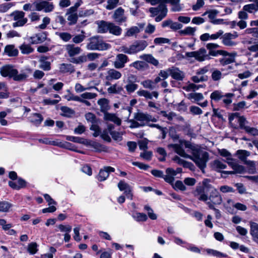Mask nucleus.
Instances as JSON below:
<instances>
[{"mask_svg": "<svg viewBox=\"0 0 258 258\" xmlns=\"http://www.w3.org/2000/svg\"><path fill=\"white\" fill-rule=\"evenodd\" d=\"M60 72L62 73H72L75 72L74 66L71 63H61L59 67Z\"/></svg>", "mask_w": 258, "mask_h": 258, "instance_id": "c85d7f7f", "label": "nucleus"}, {"mask_svg": "<svg viewBox=\"0 0 258 258\" xmlns=\"http://www.w3.org/2000/svg\"><path fill=\"white\" fill-rule=\"evenodd\" d=\"M131 46L133 54H135L144 50L148 46V43L145 40H138L134 42Z\"/></svg>", "mask_w": 258, "mask_h": 258, "instance_id": "2eb2a0df", "label": "nucleus"}, {"mask_svg": "<svg viewBox=\"0 0 258 258\" xmlns=\"http://www.w3.org/2000/svg\"><path fill=\"white\" fill-rule=\"evenodd\" d=\"M210 98L212 100L218 102L220 100H221L223 98V93L219 90L214 91L211 94Z\"/></svg>", "mask_w": 258, "mask_h": 258, "instance_id": "e433bc0d", "label": "nucleus"}, {"mask_svg": "<svg viewBox=\"0 0 258 258\" xmlns=\"http://www.w3.org/2000/svg\"><path fill=\"white\" fill-rule=\"evenodd\" d=\"M88 41L86 48L89 50H105L110 47L109 44L104 42L98 36L92 37L89 38Z\"/></svg>", "mask_w": 258, "mask_h": 258, "instance_id": "39448f33", "label": "nucleus"}, {"mask_svg": "<svg viewBox=\"0 0 258 258\" xmlns=\"http://www.w3.org/2000/svg\"><path fill=\"white\" fill-rule=\"evenodd\" d=\"M170 42V39L163 37L156 38L154 40V42L156 44H162L164 43H169Z\"/></svg>", "mask_w": 258, "mask_h": 258, "instance_id": "774afa93", "label": "nucleus"}, {"mask_svg": "<svg viewBox=\"0 0 258 258\" xmlns=\"http://www.w3.org/2000/svg\"><path fill=\"white\" fill-rule=\"evenodd\" d=\"M236 154L239 159L242 161H245L246 157L249 156L250 153L246 150H238L236 152Z\"/></svg>", "mask_w": 258, "mask_h": 258, "instance_id": "37998d69", "label": "nucleus"}, {"mask_svg": "<svg viewBox=\"0 0 258 258\" xmlns=\"http://www.w3.org/2000/svg\"><path fill=\"white\" fill-rule=\"evenodd\" d=\"M49 145L57 146L60 147H63L66 148H69V147L71 146V144L69 142L62 143L61 142H59L58 140L50 141Z\"/></svg>", "mask_w": 258, "mask_h": 258, "instance_id": "a18cd8bd", "label": "nucleus"}, {"mask_svg": "<svg viewBox=\"0 0 258 258\" xmlns=\"http://www.w3.org/2000/svg\"><path fill=\"white\" fill-rule=\"evenodd\" d=\"M138 87V85L134 83L133 82H127L125 88L128 93H132L137 89Z\"/></svg>", "mask_w": 258, "mask_h": 258, "instance_id": "09e8293b", "label": "nucleus"}, {"mask_svg": "<svg viewBox=\"0 0 258 258\" xmlns=\"http://www.w3.org/2000/svg\"><path fill=\"white\" fill-rule=\"evenodd\" d=\"M228 164L231 166L233 171H224L222 173L227 174H232L236 173L242 174L244 173L245 169L244 167L240 165H239L236 163L228 161Z\"/></svg>", "mask_w": 258, "mask_h": 258, "instance_id": "a211bd4d", "label": "nucleus"}, {"mask_svg": "<svg viewBox=\"0 0 258 258\" xmlns=\"http://www.w3.org/2000/svg\"><path fill=\"white\" fill-rule=\"evenodd\" d=\"M236 53H229L223 55V57L219 59V62L222 66H225L235 61Z\"/></svg>", "mask_w": 258, "mask_h": 258, "instance_id": "4be33fe9", "label": "nucleus"}, {"mask_svg": "<svg viewBox=\"0 0 258 258\" xmlns=\"http://www.w3.org/2000/svg\"><path fill=\"white\" fill-rule=\"evenodd\" d=\"M207 252L209 253L212 254L214 256H215L218 257H227V255L226 254L222 253L217 250H213V249H208Z\"/></svg>", "mask_w": 258, "mask_h": 258, "instance_id": "13d9d810", "label": "nucleus"}, {"mask_svg": "<svg viewBox=\"0 0 258 258\" xmlns=\"http://www.w3.org/2000/svg\"><path fill=\"white\" fill-rule=\"evenodd\" d=\"M179 143L181 145L184 146L185 148L190 149L191 150V154L199 148L198 146H196L190 142L184 140H180L179 141Z\"/></svg>", "mask_w": 258, "mask_h": 258, "instance_id": "2f4dec72", "label": "nucleus"}, {"mask_svg": "<svg viewBox=\"0 0 258 258\" xmlns=\"http://www.w3.org/2000/svg\"><path fill=\"white\" fill-rule=\"evenodd\" d=\"M121 73L116 69H109L106 73L105 80L106 82L105 85L107 86L110 85L111 81L118 80L121 78Z\"/></svg>", "mask_w": 258, "mask_h": 258, "instance_id": "9d476101", "label": "nucleus"}, {"mask_svg": "<svg viewBox=\"0 0 258 258\" xmlns=\"http://www.w3.org/2000/svg\"><path fill=\"white\" fill-rule=\"evenodd\" d=\"M238 37V34L237 32L231 33H226L223 34L221 37L222 42L225 46L228 47L235 46L237 44V43L233 41L232 40Z\"/></svg>", "mask_w": 258, "mask_h": 258, "instance_id": "0eeeda50", "label": "nucleus"}, {"mask_svg": "<svg viewBox=\"0 0 258 258\" xmlns=\"http://www.w3.org/2000/svg\"><path fill=\"white\" fill-rule=\"evenodd\" d=\"M98 104L100 106V110L102 112H106L110 109L109 100L106 98H101L98 100Z\"/></svg>", "mask_w": 258, "mask_h": 258, "instance_id": "a878e982", "label": "nucleus"}, {"mask_svg": "<svg viewBox=\"0 0 258 258\" xmlns=\"http://www.w3.org/2000/svg\"><path fill=\"white\" fill-rule=\"evenodd\" d=\"M188 98L199 101L204 99V96L201 93H191L188 94Z\"/></svg>", "mask_w": 258, "mask_h": 258, "instance_id": "de8ad7c7", "label": "nucleus"}, {"mask_svg": "<svg viewBox=\"0 0 258 258\" xmlns=\"http://www.w3.org/2000/svg\"><path fill=\"white\" fill-rule=\"evenodd\" d=\"M222 75V73L220 71L215 70L213 72L211 77L214 81H217L221 79Z\"/></svg>", "mask_w": 258, "mask_h": 258, "instance_id": "338daca9", "label": "nucleus"}, {"mask_svg": "<svg viewBox=\"0 0 258 258\" xmlns=\"http://www.w3.org/2000/svg\"><path fill=\"white\" fill-rule=\"evenodd\" d=\"M55 35L59 37V38L65 42H69L72 38V35L69 32H56Z\"/></svg>", "mask_w": 258, "mask_h": 258, "instance_id": "f704fd0d", "label": "nucleus"}, {"mask_svg": "<svg viewBox=\"0 0 258 258\" xmlns=\"http://www.w3.org/2000/svg\"><path fill=\"white\" fill-rule=\"evenodd\" d=\"M20 49L23 54H29L34 51V49L30 45L26 44L21 45L20 46Z\"/></svg>", "mask_w": 258, "mask_h": 258, "instance_id": "c03bdc74", "label": "nucleus"}, {"mask_svg": "<svg viewBox=\"0 0 258 258\" xmlns=\"http://www.w3.org/2000/svg\"><path fill=\"white\" fill-rule=\"evenodd\" d=\"M196 31V28L191 27H187L184 30H180L178 31L179 34L180 35H194Z\"/></svg>", "mask_w": 258, "mask_h": 258, "instance_id": "58836bf2", "label": "nucleus"}, {"mask_svg": "<svg viewBox=\"0 0 258 258\" xmlns=\"http://www.w3.org/2000/svg\"><path fill=\"white\" fill-rule=\"evenodd\" d=\"M109 28V32L112 34L119 36L121 33V28L119 26L115 25L114 23H110Z\"/></svg>", "mask_w": 258, "mask_h": 258, "instance_id": "72a5a7b5", "label": "nucleus"}, {"mask_svg": "<svg viewBox=\"0 0 258 258\" xmlns=\"http://www.w3.org/2000/svg\"><path fill=\"white\" fill-rule=\"evenodd\" d=\"M182 146L180 143L179 144H170L168 145L169 148H172L174 149V151L180 156L188 158H190V155L186 154L182 148Z\"/></svg>", "mask_w": 258, "mask_h": 258, "instance_id": "6ab92c4d", "label": "nucleus"}, {"mask_svg": "<svg viewBox=\"0 0 258 258\" xmlns=\"http://www.w3.org/2000/svg\"><path fill=\"white\" fill-rule=\"evenodd\" d=\"M48 58L47 56L42 55L41 56L39 60L40 63L39 68L45 71H49L51 69L50 62L47 61Z\"/></svg>", "mask_w": 258, "mask_h": 258, "instance_id": "5701e85b", "label": "nucleus"}, {"mask_svg": "<svg viewBox=\"0 0 258 258\" xmlns=\"http://www.w3.org/2000/svg\"><path fill=\"white\" fill-rule=\"evenodd\" d=\"M133 217L137 221H145L148 218L145 214L141 213H137Z\"/></svg>", "mask_w": 258, "mask_h": 258, "instance_id": "052dcab7", "label": "nucleus"}, {"mask_svg": "<svg viewBox=\"0 0 258 258\" xmlns=\"http://www.w3.org/2000/svg\"><path fill=\"white\" fill-rule=\"evenodd\" d=\"M145 26V23H138L137 26H132L127 29L124 36L125 37H136L137 35L143 30Z\"/></svg>", "mask_w": 258, "mask_h": 258, "instance_id": "f8f14e48", "label": "nucleus"}, {"mask_svg": "<svg viewBox=\"0 0 258 258\" xmlns=\"http://www.w3.org/2000/svg\"><path fill=\"white\" fill-rule=\"evenodd\" d=\"M66 49L69 56L71 57L70 61L75 64H80L87 61V57L85 55L74 57L75 55L79 54L82 49L79 46H76L73 44H69L66 46Z\"/></svg>", "mask_w": 258, "mask_h": 258, "instance_id": "7ed1b4c3", "label": "nucleus"}, {"mask_svg": "<svg viewBox=\"0 0 258 258\" xmlns=\"http://www.w3.org/2000/svg\"><path fill=\"white\" fill-rule=\"evenodd\" d=\"M140 58L146 62L153 64L155 66H158L159 62L151 54H143L140 56Z\"/></svg>", "mask_w": 258, "mask_h": 258, "instance_id": "c756f323", "label": "nucleus"}, {"mask_svg": "<svg viewBox=\"0 0 258 258\" xmlns=\"http://www.w3.org/2000/svg\"><path fill=\"white\" fill-rule=\"evenodd\" d=\"M90 129L91 130V131H93L94 132V133H93V136L95 137H98V136H99L101 134V130L99 127V126L96 124L95 123L94 124H93Z\"/></svg>", "mask_w": 258, "mask_h": 258, "instance_id": "680f3d73", "label": "nucleus"}, {"mask_svg": "<svg viewBox=\"0 0 258 258\" xmlns=\"http://www.w3.org/2000/svg\"><path fill=\"white\" fill-rule=\"evenodd\" d=\"M185 56L187 57H195L199 61H203L208 57L207 51L204 48H201L197 51L187 52Z\"/></svg>", "mask_w": 258, "mask_h": 258, "instance_id": "6e6552de", "label": "nucleus"}, {"mask_svg": "<svg viewBox=\"0 0 258 258\" xmlns=\"http://www.w3.org/2000/svg\"><path fill=\"white\" fill-rule=\"evenodd\" d=\"M4 52L9 56H16L18 54V50L14 45H7L5 48Z\"/></svg>", "mask_w": 258, "mask_h": 258, "instance_id": "cd10ccee", "label": "nucleus"}, {"mask_svg": "<svg viewBox=\"0 0 258 258\" xmlns=\"http://www.w3.org/2000/svg\"><path fill=\"white\" fill-rule=\"evenodd\" d=\"M8 184L11 188L19 190L21 188L26 187V181L23 179L19 178L17 182L9 181Z\"/></svg>", "mask_w": 258, "mask_h": 258, "instance_id": "412c9836", "label": "nucleus"}, {"mask_svg": "<svg viewBox=\"0 0 258 258\" xmlns=\"http://www.w3.org/2000/svg\"><path fill=\"white\" fill-rule=\"evenodd\" d=\"M112 18L118 24L125 22L127 21V17L124 15V10L121 7L117 8L114 11Z\"/></svg>", "mask_w": 258, "mask_h": 258, "instance_id": "4468645a", "label": "nucleus"}, {"mask_svg": "<svg viewBox=\"0 0 258 258\" xmlns=\"http://www.w3.org/2000/svg\"><path fill=\"white\" fill-rule=\"evenodd\" d=\"M30 70H23L19 73L18 71L12 65L8 64L0 68V74L4 77L12 78L14 81L22 82L27 80Z\"/></svg>", "mask_w": 258, "mask_h": 258, "instance_id": "f257e3e1", "label": "nucleus"}, {"mask_svg": "<svg viewBox=\"0 0 258 258\" xmlns=\"http://www.w3.org/2000/svg\"><path fill=\"white\" fill-rule=\"evenodd\" d=\"M37 246L38 245L36 242L30 243L28 246V252L31 254L36 253L38 251Z\"/></svg>", "mask_w": 258, "mask_h": 258, "instance_id": "8fccbe9b", "label": "nucleus"}, {"mask_svg": "<svg viewBox=\"0 0 258 258\" xmlns=\"http://www.w3.org/2000/svg\"><path fill=\"white\" fill-rule=\"evenodd\" d=\"M46 39V35L44 33L37 34L30 38V42L32 44H38L44 42Z\"/></svg>", "mask_w": 258, "mask_h": 258, "instance_id": "393cba45", "label": "nucleus"}, {"mask_svg": "<svg viewBox=\"0 0 258 258\" xmlns=\"http://www.w3.org/2000/svg\"><path fill=\"white\" fill-rule=\"evenodd\" d=\"M208 200L215 205H220L222 202V198L217 189L210 193Z\"/></svg>", "mask_w": 258, "mask_h": 258, "instance_id": "aec40b11", "label": "nucleus"}, {"mask_svg": "<svg viewBox=\"0 0 258 258\" xmlns=\"http://www.w3.org/2000/svg\"><path fill=\"white\" fill-rule=\"evenodd\" d=\"M119 1V0H108L106 9L108 10H111L114 9L117 6Z\"/></svg>", "mask_w": 258, "mask_h": 258, "instance_id": "603ef678", "label": "nucleus"}, {"mask_svg": "<svg viewBox=\"0 0 258 258\" xmlns=\"http://www.w3.org/2000/svg\"><path fill=\"white\" fill-rule=\"evenodd\" d=\"M131 67H134L137 70L141 71L144 70L148 67V64L143 61H136L129 65Z\"/></svg>", "mask_w": 258, "mask_h": 258, "instance_id": "473e14b6", "label": "nucleus"}, {"mask_svg": "<svg viewBox=\"0 0 258 258\" xmlns=\"http://www.w3.org/2000/svg\"><path fill=\"white\" fill-rule=\"evenodd\" d=\"M36 10L38 11L43 10L45 13L52 12L54 9V5L52 3L45 1H35L34 3Z\"/></svg>", "mask_w": 258, "mask_h": 258, "instance_id": "1a4fd4ad", "label": "nucleus"}, {"mask_svg": "<svg viewBox=\"0 0 258 258\" xmlns=\"http://www.w3.org/2000/svg\"><path fill=\"white\" fill-rule=\"evenodd\" d=\"M149 12L151 13L150 17L156 18L155 20L157 22H160L167 15L168 9L167 6L164 4H160L156 7H151L149 8Z\"/></svg>", "mask_w": 258, "mask_h": 258, "instance_id": "423d86ee", "label": "nucleus"}, {"mask_svg": "<svg viewBox=\"0 0 258 258\" xmlns=\"http://www.w3.org/2000/svg\"><path fill=\"white\" fill-rule=\"evenodd\" d=\"M67 20L69 21V25L70 26L75 24L78 20V15L77 14H69Z\"/></svg>", "mask_w": 258, "mask_h": 258, "instance_id": "864d4df0", "label": "nucleus"}, {"mask_svg": "<svg viewBox=\"0 0 258 258\" xmlns=\"http://www.w3.org/2000/svg\"><path fill=\"white\" fill-rule=\"evenodd\" d=\"M11 16H14V20L17 21L25 18V13L23 11H15L12 13Z\"/></svg>", "mask_w": 258, "mask_h": 258, "instance_id": "3c124183", "label": "nucleus"}, {"mask_svg": "<svg viewBox=\"0 0 258 258\" xmlns=\"http://www.w3.org/2000/svg\"><path fill=\"white\" fill-rule=\"evenodd\" d=\"M61 110L64 113V115L69 117L73 115L75 113L74 111L70 108L67 106H62L61 107Z\"/></svg>", "mask_w": 258, "mask_h": 258, "instance_id": "4d7b16f0", "label": "nucleus"}, {"mask_svg": "<svg viewBox=\"0 0 258 258\" xmlns=\"http://www.w3.org/2000/svg\"><path fill=\"white\" fill-rule=\"evenodd\" d=\"M85 118L88 121L93 124L97 122V118L95 115L91 112H88L85 114Z\"/></svg>", "mask_w": 258, "mask_h": 258, "instance_id": "5fc2aeb1", "label": "nucleus"}, {"mask_svg": "<svg viewBox=\"0 0 258 258\" xmlns=\"http://www.w3.org/2000/svg\"><path fill=\"white\" fill-rule=\"evenodd\" d=\"M250 233L254 241L258 240V224L250 222Z\"/></svg>", "mask_w": 258, "mask_h": 258, "instance_id": "bb28decb", "label": "nucleus"}, {"mask_svg": "<svg viewBox=\"0 0 258 258\" xmlns=\"http://www.w3.org/2000/svg\"><path fill=\"white\" fill-rule=\"evenodd\" d=\"M97 94L94 93H91V92H85L84 93H82L80 97L84 99H92L93 98H95L97 96Z\"/></svg>", "mask_w": 258, "mask_h": 258, "instance_id": "bf43d9fd", "label": "nucleus"}, {"mask_svg": "<svg viewBox=\"0 0 258 258\" xmlns=\"http://www.w3.org/2000/svg\"><path fill=\"white\" fill-rule=\"evenodd\" d=\"M210 179L206 178L203 180L202 185L197 186L194 195L199 200L206 202L208 200V196L206 193H210L216 189L210 184Z\"/></svg>", "mask_w": 258, "mask_h": 258, "instance_id": "f03ea898", "label": "nucleus"}, {"mask_svg": "<svg viewBox=\"0 0 258 258\" xmlns=\"http://www.w3.org/2000/svg\"><path fill=\"white\" fill-rule=\"evenodd\" d=\"M191 80L195 83H199L207 81L208 80L207 76H200L196 75L191 78Z\"/></svg>", "mask_w": 258, "mask_h": 258, "instance_id": "49530a36", "label": "nucleus"}, {"mask_svg": "<svg viewBox=\"0 0 258 258\" xmlns=\"http://www.w3.org/2000/svg\"><path fill=\"white\" fill-rule=\"evenodd\" d=\"M12 207V205L7 201L0 202V212H8Z\"/></svg>", "mask_w": 258, "mask_h": 258, "instance_id": "ea45409f", "label": "nucleus"}, {"mask_svg": "<svg viewBox=\"0 0 258 258\" xmlns=\"http://www.w3.org/2000/svg\"><path fill=\"white\" fill-rule=\"evenodd\" d=\"M141 84L143 85L144 88L146 89L152 90L156 88V86L154 85L153 81L151 80L148 79L144 80L141 82Z\"/></svg>", "mask_w": 258, "mask_h": 258, "instance_id": "a19ab883", "label": "nucleus"}, {"mask_svg": "<svg viewBox=\"0 0 258 258\" xmlns=\"http://www.w3.org/2000/svg\"><path fill=\"white\" fill-rule=\"evenodd\" d=\"M115 169L110 166H105L103 169H101L97 176V179L100 181L105 180L109 176L110 172H113Z\"/></svg>", "mask_w": 258, "mask_h": 258, "instance_id": "dca6fc26", "label": "nucleus"}, {"mask_svg": "<svg viewBox=\"0 0 258 258\" xmlns=\"http://www.w3.org/2000/svg\"><path fill=\"white\" fill-rule=\"evenodd\" d=\"M233 95L231 93L226 94L225 95L223 94V98L221 99L222 102L226 105H228L231 103L232 100L231 97L233 96Z\"/></svg>", "mask_w": 258, "mask_h": 258, "instance_id": "e2e57ef3", "label": "nucleus"}, {"mask_svg": "<svg viewBox=\"0 0 258 258\" xmlns=\"http://www.w3.org/2000/svg\"><path fill=\"white\" fill-rule=\"evenodd\" d=\"M30 120L32 122L34 123L35 125H39L43 120L42 116L39 113H33L30 117Z\"/></svg>", "mask_w": 258, "mask_h": 258, "instance_id": "c9c22d12", "label": "nucleus"}, {"mask_svg": "<svg viewBox=\"0 0 258 258\" xmlns=\"http://www.w3.org/2000/svg\"><path fill=\"white\" fill-rule=\"evenodd\" d=\"M246 106V102L244 101H240L237 103L233 104V109L236 111H239L243 109Z\"/></svg>", "mask_w": 258, "mask_h": 258, "instance_id": "69168bd1", "label": "nucleus"}, {"mask_svg": "<svg viewBox=\"0 0 258 258\" xmlns=\"http://www.w3.org/2000/svg\"><path fill=\"white\" fill-rule=\"evenodd\" d=\"M137 94L140 96H144L146 99H152L153 96L157 98L158 97V93L157 91H153L151 93L145 90H140L137 91Z\"/></svg>", "mask_w": 258, "mask_h": 258, "instance_id": "b1692460", "label": "nucleus"}, {"mask_svg": "<svg viewBox=\"0 0 258 258\" xmlns=\"http://www.w3.org/2000/svg\"><path fill=\"white\" fill-rule=\"evenodd\" d=\"M192 155L188 159L192 160L201 170H203L206 167V163L209 160L208 153L199 147Z\"/></svg>", "mask_w": 258, "mask_h": 258, "instance_id": "20e7f679", "label": "nucleus"}, {"mask_svg": "<svg viewBox=\"0 0 258 258\" xmlns=\"http://www.w3.org/2000/svg\"><path fill=\"white\" fill-rule=\"evenodd\" d=\"M144 209L148 211V215L149 218L152 220H156L157 216L154 213L153 210L149 206L146 205L144 207Z\"/></svg>", "mask_w": 258, "mask_h": 258, "instance_id": "0e129e2a", "label": "nucleus"}, {"mask_svg": "<svg viewBox=\"0 0 258 258\" xmlns=\"http://www.w3.org/2000/svg\"><path fill=\"white\" fill-rule=\"evenodd\" d=\"M135 119L141 121V123H145V124L149 121L156 122L157 119L152 115L143 112H138L135 114Z\"/></svg>", "mask_w": 258, "mask_h": 258, "instance_id": "ddd939ff", "label": "nucleus"}, {"mask_svg": "<svg viewBox=\"0 0 258 258\" xmlns=\"http://www.w3.org/2000/svg\"><path fill=\"white\" fill-rule=\"evenodd\" d=\"M169 75L173 79L177 81H182L185 77L184 73L178 68L172 67L169 68Z\"/></svg>", "mask_w": 258, "mask_h": 258, "instance_id": "f3484780", "label": "nucleus"}, {"mask_svg": "<svg viewBox=\"0 0 258 258\" xmlns=\"http://www.w3.org/2000/svg\"><path fill=\"white\" fill-rule=\"evenodd\" d=\"M128 61L129 58L127 55L123 53H119L116 55L113 65L116 69H120L124 68L125 64Z\"/></svg>", "mask_w": 258, "mask_h": 258, "instance_id": "9b49d317", "label": "nucleus"}, {"mask_svg": "<svg viewBox=\"0 0 258 258\" xmlns=\"http://www.w3.org/2000/svg\"><path fill=\"white\" fill-rule=\"evenodd\" d=\"M228 54V52L226 51L223 50H209V54L212 56H216L218 55H225Z\"/></svg>", "mask_w": 258, "mask_h": 258, "instance_id": "6e6d98bb", "label": "nucleus"}, {"mask_svg": "<svg viewBox=\"0 0 258 258\" xmlns=\"http://www.w3.org/2000/svg\"><path fill=\"white\" fill-rule=\"evenodd\" d=\"M239 127L240 129L244 130L245 131L249 126L247 125L248 122L244 116H241L238 119Z\"/></svg>", "mask_w": 258, "mask_h": 258, "instance_id": "79ce46f5", "label": "nucleus"}, {"mask_svg": "<svg viewBox=\"0 0 258 258\" xmlns=\"http://www.w3.org/2000/svg\"><path fill=\"white\" fill-rule=\"evenodd\" d=\"M85 32L83 31H81V33L75 35L72 38V41L75 44H79L82 42L86 38Z\"/></svg>", "mask_w": 258, "mask_h": 258, "instance_id": "4c0bfd02", "label": "nucleus"}, {"mask_svg": "<svg viewBox=\"0 0 258 258\" xmlns=\"http://www.w3.org/2000/svg\"><path fill=\"white\" fill-rule=\"evenodd\" d=\"M98 32L102 33H104L109 31V27L110 23L105 22L104 21H101L98 23Z\"/></svg>", "mask_w": 258, "mask_h": 258, "instance_id": "7c9ffc66", "label": "nucleus"}]
</instances>
